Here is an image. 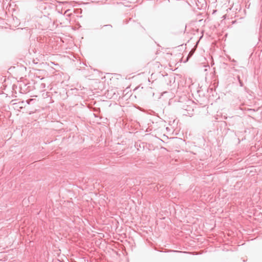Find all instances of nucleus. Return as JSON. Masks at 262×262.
<instances>
[{"instance_id": "nucleus-1", "label": "nucleus", "mask_w": 262, "mask_h": 262, "mask_svg": "<svg viewBox=\"0 0 262 262\" xmlns=\"http://www.w3.org/2000/svg\"><path fill=\"white\" fill-rule=\"evenodd\" d=\"M193 53H194V52L192 50L190 51V52L189 53V54L188 55V56H187V59H186V61H188V58L192 56V55L193 54Z\"/></svg>"}, {"instance_id": "nucleus-2", "label": "nucleus", "mask_w": 262, "mask_h": 262, "mask_svg": "<svg viewBox=\"0 0 262 262\" xmlns=\"http://www.w3.org/2000/svg\"><path fill=\"white\" fill-rule=\"evenodd\" d=\"M237 79H238V81H239V82L240 85H241V86H243V82H242L241 81V80L239 79V76H237Z\"/></svg>"}, {"instance_id": "nucleus-3", "label": "nucleus", "mask_w": 262, "mask_h": 262, "mask_svg": "<svg viewBox=\"0 0 262 262\" xmlns=\"http://www.w3.org/2000/svg\"><path fill=\"white\" fill-rule=\"evenodd\" d=\"M46 87V84L44 83H42L40 84V88L44 89Z\"/></svg>"}, {"instance_id": "nucleus-4", "label": "nucleus", "mask_w": 262, "mask_h": 262, "mask_svg": "<svg viewBox=\"0 0 262 262\" xmlns=\"http://www.w3.org/2000/svg\"><path fill=\"white\" fill-rule=\"evenodd\" d=\"M104 27H110V28H112V26L111 25H104Z\"/></svg>"}, {"instance_id": "nucleus-5", "label": "nucleus", "mask_w": 262, "mask_h": 262, "mask_svg": "<svg viewBox=\"0 0 262 262\" xmlns=\"http://www.w3.org/2000/svg\"><path fill=\"white\" fill-rule=\"evenodd\" d=\"M175 252H181V251H175Z\"/></svg>"}]
</instances>
